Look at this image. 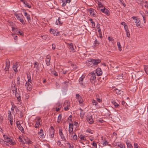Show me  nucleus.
Returning <instances> with one entry per match:
<instances>
[{
	"instance_id": "nucleus-1",
	"label": "nucleus",
	"mask_w": 148,
	"mask_h": 148,
	"mask_svg": "<svg viewBox=\"0 0 148 148\" xmlns=\"http://www.w3.org/2000/svg\"><path fill=\"white\" fill-rule=\"evenodd\" d=\"M12 90L13 92V94L15 95V97L17 98L18 101L19 102H20L21 101V96L17 92V88L16 87H12Z\"/></svg>"
},
{
	"instance_id": "nucleus-2",
	"label": "nucleus",
	"mask_w": 148,
	"mask_h": 148,
	"mask_svg": "<svg viewBox=\"0 0 148 148\" xmlns=\"http://www.w3.org/2000/svg\"><path fill=\"white\" fill-rule=\"evenodd\" d=\"M88 62H91V64H93L94 66L97 65L101 62V60L99 59H93L91 58L88 59Z\"/></svg>"
},
{
	"instance_id": "nucleus-3",
	"label": "nucleus",
	"mask_w": 148,
	"mask_h": 148,
	"mask_svg": "<svg viewBox=\"0 0 148 148\" xmlns=\"http://www.w3.org/2000/svg\"><path fill=\"white\" fill-rule=\"evenodd\" d=\"M3 137L6 142L9 143L11 145H14V143L10 137L5 135H3Z\"/></svg>"
},
{
	"instance_id": "nucleus-4",
	"label": "nucleus",
	"mask_w": 148,
	"mask_h": 148,
	"mask_svg": "<svg viewBox=\"0 0 148 148\" xmlns=\"http://www.w3.org/2000/svg\"><path fill=\"white\" fill-rule=\"evenodd\" d=\"M3 137L6 142L9 143L11 145H14V143L10 137L5 135H3Z\"/></svg>"
},
{
	"instance_id": "nucleus-5",
	"label": "nucleus",
	"mask_w": 148,
	"mask_h": 148,
	"mask_svg": "<svg viewBox=\"0 0 148 148\" xmlns=\"http://www.w3.org/2000/svg\"><path fill=\"white\" fill-rule=\"evenodd\" d=\"M76 98L79 102V105L80 106L82 105L83 104L84 101L82 96L80 95L79 94H76Z\"/></svg>"
},
{
	"instance_id": "nucleus-6",
	"label": "nucleus",
	"mask_w": 148,
	"mask_h": 148,
	"mask_svg": "<svg viewBox=\"0 0 148 148\" xmlns=\"http://www.w3.org/2000/svg\"><path fill=\"white\" fill-rule=\"evenodd\" d=\"M86 119L87 121L90 124H92L93 123V121L91 115L89 114L86 116Z\"/></svg>"
},
{
	"instance_id": "nucleus-7",
	"label": "nucleus",
	"mask_w": 148,
	"mask_h": 148,
	"mask_svg": "<svg viewBox=\"0 0 148 148\" xmlns=\"http://www.w3.org/2000/svg\"><path fill=\"white\" fill-rule=\"evenodd\" d=\"M70 102L69 101L67 100L65 101L64 104V110L66 111L68 110L69 107L70 106Z\"/></svg>"
},
{
	"instance_id": "nucleus-8",
	"label": "nucleus",
	"mask_w": 148,
	"mask_h": 148,
	"mask_svg": "<svg viewBox=\"0 0 148 148\" xmlns=\"http://www.w3.org/2000/svg\"><path fill=\"white\" fill-rule=\"evenodd\" d=\"M15 16L17 19L19 21L23 24H24L25 22L23 19V15L18 14H16L15 15Z\"/></svg>"
},
{
	"instance_id": "nucleus-9",
	"label": "nucleus",
	"mask_w": 148,
	"mask_h": 148,
	"mask_svg": "<svg viewBox=\"0 0 148 148\" xmlns=\"http://www.w3.org/2000/svg\"><path fill=\"white\" fill-rule=\"evenodd\" d=\"M88 76H90V80L94 81L96 78V76L95 73L93 72H91L88 74Z\"/></svg>"
},
{
	"instance_id": "nucleus-10",
	"label": "nucleus",
	"mask_w": 148,
	"mask_h": 148,
	"mask_svg": "<svg viewBox=\"0 0 148 148\" xmlns=\"http://www.w3.org/2000/svg\"><path fill=\"white\" fill-rule=\"evenodd\" d=\"M73 124H71L69 123V134H73L74 132H73Z\"/></svg>"
},
{
	"instance_id": "nucleus-11",
	"label": "nucleus",
	"mask_w": 148,
	"mask_h": 148,
	"mask_svg": "<svg viewBox=\"0 0 148 148\" xmlns=\"http://www.w3.org/2000/svg\"><path fill=\"white\" fill-rule=\"evenodd\" d=\"M41 120V119L39 117H37L36 118V124L35 126V127L36 128H38L39 127L40 122Z\"/></svg>"
},
{
	"instance_id": "nucleus-12",
	"label": "nucleus",
	"mask_w": 148,
	"mask_h": 148,
	"mask_svg": "<svg viewBox=\"0 0 148 148\" xmlns=\"http://www.w3.org/2000/svg\"><path fill=\"white\" fill-rule=\"evenodd\" d=\"M10 66V62L8 60H7L6 61V65L5 70V71L9 70Z\"/></svg>"
},
{
	"instance_id": "nucleus-13",
	"label": "nucleus",
	"mask_w": 148,
	"mask_h": 148,
	"mask_svg": "<svg viewBox=\"0 0 148 148\" xmlns=\"http://www.w3.org/2000/svg\"><path fill=\"white\" fill-rule=\"evenodd\" d=\"M38 134L40 135V137L41 138H44L45 137V136L44 135L43 132V130L41 129L40 130L39 132L38 133Z\"/></svg>"
},
{
	"instance_id": "nucleus-14",
	"label": "nucleus",
	"mask_w": 148,
	"mask_h": 148,
	"mask_svg": "<svg viewBox=\"0 0 148 148\" xmlns=\"http://www.w3.org/2000/svg\"><path fill=\"white\" fill-rule=\"evenodd\" d=\"M96 72L97 76H100L102 75V72L100 68H98L96 70Z\"/></svg>"
},
{
	"instance_id": "nucleus-15",
	"label": "nucleus",
	"mask_w": 148,
	"mask_h": 148,
	"mask_svg": "<svg viewBox=\"0 0 148 148\" xmlns=\"http://www.w3.org/2000/svg\"><path fill=\"white\" fill-rule=\"evenodd\" d=\"M101 11L106 14L107 16H108L109 15V11L107 9L104 8L103 9H101Z\"/></svg>"
},
{
	"instance_id": "nucleus-16",
	"label": "nucleus",
	"mask_w": 148,
	"mask_h": 148,
	"mask_svg": "<svg viewBox=\"0 0 148 148\" xmlns=\"http://www.w3.org/2000/svg\"><path fill=\"white\" fill-rule=\"evenodd\" d=\"M19 122L18 121L17 122L16 124H17V127L18 129L21 130V131L23 133L24 132V130L23 127L20 124H18V122Z\"/></svg>"
},
{
	"instance_id": "nucleus-17",
	"label": "nucleus",
	"mask_w": 148,
	"mask_h": 148,
	"mask_svg": "<svg viewBox=\"0 0 148 148\" xmlns=\"http://www.w3.org/2000/svg\"><path fill=\"white\" fill-rule=\"evenodd\" d=\"M25 86L27 87V88L28 90L29 91L32 89V86L29 83L26 82Z\"/></svg>"
},
{
	"instance_id": "nucleus-18",
	"label": "nucleus",
	"mask_w": 148,
	"mask_h": 148,
	"mask_svg": "<svg viewBox=\"0 0 148 148\" xmlns=\"http://www.w3.org/2000/svg\"><path fill=\"white\" fill-rule=\"evenodd\" d=\"M135 23L137 27H141L140 26V20L138 18H136L135 20Z\"/></svg>"
},
{
	"instance_id": "nucleus-19",
	"label": "nucleus",
	"mask_w": 148,
	"mask_h": 148,
	"mask_svg": "<svg viewBox=\"0 0 148 148\" xmlns=\"http://www.w3.org/2000/svg\"><path fill=\"white\" fill-rule=\"evenodd\" d=\"M54 131H51L49 130V135L50 137L51 138H53L54 137Z\"/></svg>"
},
{
	"instance_id": "nucleus-20",
	"label": "nucleus",
	"mask_w": 148,
	"mask_h": 148,
	"mask_svg": "<svg viewBox=\"0 0 148 148\" xmlns=\"http://www.w3.org/2000/svg\"><path fill=\"white\" fill-rule=\"evenodd\" d=\"M46 64L47 66H49L50 65V57L48 56L46 58Z\"/></svg>"
},
{
	"instance_id": "nucleus-21",
	"label": "nucleus",
	"mask_w": 148,
	"mask_h": 148,
	"mask_svg": "<svg viewBox=\"0 0 148 148\" xmlns=\"http://www.w3.org/2000/svg\"><path fill=\"white\" fill-rule=\"evenodd\" d=\"M34 68H36L38 71L40 70V66L39 63L37 62H35Z\"/></svg>"
},
{
	"instance_id": "nucleus-22",
	"label": "nucleus",
	"mask_w": 148,
	"mask_h": 148,
	"mask_svg": "<svg viewBox=\"0 0 148 148\" xmlns=\"http://www.w3.org/2000/svg\"><path fill=\"white\" fill-rule=\"evenodd\" d=\"M69 136L72 137L73 139L74 140H76L77 139V136L75 133L74 132L73 134H69Z\"/></svg>"
},
{
	"instance_id": "nucleus-23",
	"label": "nucleus",
	"mask_w": 148,
	"mask_h": 148,
	"mask_svg": "<svg viewBox=\"0 0 148 148\" xmlns=\"http://www.w3.org/2000/svg\"><path fill=\"white\" fill-rule=\"evenodd\" d=\"M84 77L83 76H82L79 79V82L80 84L82 85H84V83H83V80L84 78Z\"/></svg>"
},
{
	"instance_id": "nucleus-24",
	"label": "nucleus",
	"mask_w": 148,
	"mask_h": 148,
	"mask_svg": "<svg viewBox=\"0 0 148 148\" xmlns=\"http://www.w3.org/2000/svg\"><path fill=\"white\" fill-rule=\"evenodd\" d=\"M24 16L26 17L28 21L31 20V18L30 15L26 12L24 13Z\"/></svg>"
},
{
	"instance_id": "nucleus-25",
	"label": "nucleus",
	"mask_w": 148,
	"mask_h": 148,
	"mask_svg": "<svg viewBox=\"0 0 148 148\" xmlns=\"http://www.w3.org/2000/svg\"><path fill=\"white\" fill-rule=\"evenodd\" d=\"M69 47L70 50L73 52L74 51L73 46L72 43L69 44Z\"/></svg>"
},
{
	"instance_id": "nucleus-26",
	"label": "nucleus",
	"mask_w": 148,
	"mask_h": 148,
	"mask_svg": "<svg viewBox=\"0 0 148 148\" xmlns=\"http://www.w3.org/2000/svg\"><path fill=\"white\" fill-rule=\"evenodd\" d=\"M114 90L115 91L116 93L117 94H121L123 92V91H122L119 90L117 88L115 89Z\"/></svg>"
},
{
	"instance_id": "nucleus-27",
	"label": "nucleus",
	"mask_w": 148,
	"mask_h": 148,
	"mask_svg": "<svg viewBox=\"0 0 148 148\" xmlns=\"http://www.w3.org/2000/svg\"><path fill=\"white\" fill-rule=\"evenodd\" d=\"M89 13L90 14V15L91 16H94V12L93 9L89 10L88 11Z\"/></svg>"
},
{
	"instance_id": "nucleus-28",
	"label": "nucleus",
	"mask_w": 148,
	"mask_h": 148,
	"mask_svg": "<svg viewBox=\"0 0 148 148\" xmlns=\"http://www.w3.org/2000/svg\"><path fill=\"white\" fill-rule=\"evenodd\" d=\"M59 135L60 136L62 139L64 140V141H66V139L65 138L64 135L62 132H61L60 133V134H59Z\"/></svg>"
},
{
	"instance_id": "nucleus-29",
	"label": "nucleus",
	"mask_w": 148,
	"mask_h": 148,
	"mask_svg": "<svg viewBox=\"0 0 148 148\" xmlns=\"http://www.w3.org/2000/svg\"><path fill=\"white\" fill-rule=\"evenodd\" d=\"M92 104L93 105H95V106L97 107L98 103L95 100L92 99Z\"/></svg>"
},
{
	"instance_id": "nucleus-30",
	"label": "nucleus",
	"mask_w": 148,
	"mask_h": 148,
	"mask_svg": "<svg viewBox=\"0 0 148 148\" xmlns=\"http://www.w3.org/2000/svg\"><path fill=\"white\" fill-rule=\"evenodd\" d=\"M13 118L12 116L11 112L10 110L8 111V119L11 120L13 119Z\"/></svg>"
},
{
	"instance_id": "nucleus-31",
	"label": "nucleus",
	"mask_w": 148,
	"mask_h": 148,
	"mask_svg": "<svg viewBox=\"0 0 148 148\" xmlns=\"http://www.w3.org/2000/svg\"><path fill=\"white\" fill-rule=\"evenodd\" d=\"M112 104L114 105L115 107L116 108H118L119 106V104L116 103L115 101H114L112 102Z\"/></svg>"
},
{
	"instance_id": "nucleus-32",
	"label": "nucleus",
	"mask_w": 148,
	"mask_h": 148,
	"mask_svg": "<svg viewBox=\"0 0 148 148\" xmlns=\"http://www.w3.org/2000/svg\"><path fill=\"white\" fill-rule=\"evenodd\" d=\"M23 3L25 5V7H27L29 8H31V6L27 2L25 1V2H23Z\"/></svg>"
},
{
	"instance_id": "nucleus-33",
	"label": "nucleus",
	"mask_w": 148,
	"mask_h": 148,
	"mask_svg": "<svg viewBox=\"0 0 148 148\" xmlns=\"http://www.w3.org/2000/svg\"><path fill=\"white\" fill-rule=\"evenodd\" d=\"M61 20L60 18H58V19L56 21V23L57 25H59L62 24V23L61 21Z\"/></svg>"
},
{
	"instance_id": "nucleus-34",
	"label": "nucleus",
	"mask_w": 148,
	"mask_h": 148,
	"mask_svg": "<svg viewBox=\"0 0 148 148\" xmlns=\"http://www.w3.org/2000/svg\"><path fill=\"white\" fill-rule=\"evenodd\" d=\"M17 64H15L13 66V70L15 72H17L18 70L17 69Z\"/></svg>"
},
{
	"instance_id": "nucleus-35",
	"label": "nucleus",
	"mask_w": 148,
	"mask_h": 148,
	"mask_svg": "<svg viewBox=\"0 0 148 148\" xmlns=\"http://www.w3.org/2000/svg\"><path fill=\"white\" fill-rule=\"evenodd\" d=\"M51 73L53 74V75L57 76H58L57 73L54 71L53 69H52L51 70Z\"/></svg>"
},
{
	"instance_id": "nucleus-36",
	"label": "nucleus",
	"mask_w": 148,
	"mask_h": 148,
	"mask_svg": "<svg viewBox=\"0 0 148 148\" xmlns=\"http://www.w3.org/2000/svg\"><path fill=\"white\" fill-rule=\"evenodd\" d=\"M61 119H62V115L61 114H60L59 115V116L58 117V120H57L58 123H59L60 122Z\"/></svg>"
},
{
	"instance_id": "nucleus-37",
	"label": "nucleus",
	"mask_w": 148,
	"mask_h": 148,
	"mask_svg": "<svg viewBox=\"0 0 148 148\" xmlns=\"http://www.w3.org/2000/svg\"><path fill=\"white\" fill-rule=\"evenodd\" d=\"M89 21H90V22L92 23V27H95V22L93 21V20L92 19H89Z\"/></svg>"
},
{
	"instance_id": "nucleus-38",
	"label": "nucleus",
	"mask_w": 148,
	"mask_h": 148,
	"mask_svg": "<svg viewBox=\"0 0 148 148\" xmlns=\"http://www.w3.org/2000/svg\"><path fill=\"white\" fill-rule=\"evenodd\" d=\"M117 44V46L119 48V50L120 51H121V44H120V42H118Z\"/></svg>"
},
{
	"instance_id": "nucleus-39",
	"label": "nucleus",
	"mask_w": 148,
	"mask_h": 148,
	"mask_svg": "<svg viewBox=\"0 0 148 148\" xmlns=\"http://www.w3.org/2000/svg\"><path fill=\"white\" fill-rule=\"evenodd\" d=\"M96 99L97 101L99 102V103H101V102H102V100L100 99L98 97V95H96Z\"/></svg>"
},
{
	"instance_id": "nucleus-40",
	"label": "nucleus",
	"mask_w": 148,
	"mask_h": 148,
	"mask_svg": "<svg viewBox=\"0 0 148 148\" xmlns=\"http://www.w3.org/2000/svg\"><path fill=\"white\" fill-rule=\"evenodd\" d=\"M127 145L128 148H132L133 147L130 143H127Z\"/></svg>"
},
{
	"instance_id": "nucleus-41",
	"label": "nucleus",
	"mask_w": 148,
	"mask_h": 148,
	"mask_svg": "<svg viewBox=\"0 0 148 148\" xmlns=\"http://www.w3.org/2000/svg\"><path fill=\"white\" fill-rule=\"evenodd\" d=\"M68 119L69 120V123H70V122H72V115H70L69 117L68 118Z\"/></svg>"
},
{
	"instance_id": "nucleus-42",
	"label": "nucleus",
	"mask_w": 148,
	"mask_h": 148,
	"mask_svg": "<svg viewBox=\"0 0 148 148\" xmlns=\"http://www.w3.org/2000/svg\"><path fill=\"white\" fill-rule=\"evenodd\" d=\"M86 132L91 134H92L93 133V131L90 129H88L86 130Z\"/></svg>"
},
{
	"instance_id": "nucleus-43",
	"label": "nucleus",
	"mask_w": 148,
	"mask_h": 148,
	"mask_svg": "<svg viewBox=\"0 0 148 148\" xmlns=\"http://www.w3.org/2000/svg\"><path fill=\"white\" fill-rule=\"evenodd\" d=\"M56 107H58V108H61L62 106L60 103L59 102H58V103H57L56 104Z\"/></svg>"
},
{
	"instance_id": "nucleus-44",
	"label": "nucleus",
	"mask_w": 148,
	"mask_h": 148,
	"mask_svg": "<svg viewBox=\"0 0 148 148\" xmlns=\"http://www.w3.org/2000/svg\"><path fill=\"white\" fill-rule=\"evenodd\" d=\"M124 28L125 32H127L129 31L128 26L127 25L126 26H124Z\"/></svg>"
},
{
	"instance_id": "nucleus-45",
	"label": "nucleus",
	"mask_w": 148,
	"mask_h": 148,
	"mask_svg": "<svg viewBox=\"0 0 148 148\" xmlns=\"http://www.w3.org/2000/svg\"><path fill=\"white\" fill-rule=\"evenodd\" d=\"M124 28L125 32H127L129 31L128 26L127 25L126 26H124Z\"/></svg>"
},
{
	"instance_id": "nucleus-46",
	"label": "nucleus",
	"mask_w": 148,
	"mask_h": 148,
	"mask_svg": "<svg viewBox=\"0 0 148 148\" xmlns=\"http://www.w3.org/2000/svg\"><path fill=\"white\" fill-rule=\"evenodd\" d=\"M48 37V36L47 35H43L41 36L42 38L44 40L46 39Z\"/></svg>"
},
{
	"instance_id": "nucleus-47",
	"label": "nucleus",
	"mask_w": 148,
	"mask_h": 148,
	"mask_svg": "<svg viewBox=\"0 0 148 148\" xmlns=\"http://www.w3.org/2000/svg\"><path fill=\"white\" fill-rule=\"evenodd\" d=\"M56 31H55L54 30L52 29H51L50 32V33L53 34L54 35V33L56 32Z\"/></svg>"
},
{
	"instance_id": "nucleus-48",
	"label": "nucleus",
	"mask_w": 148,
	"mask_h": 148,
	"mask_svg": "<svg viewBox=\"0 0 148 148\" xmlns=\"http://www.w3.org/2000/svg\"><path fill=\"white\" fill-rule=\"evenodd\" d=\"M117 77L119 79H122L123 77V74L122 73L121 74H120L118 76H117Z\"/></svg>"
},
{
	"instance_id": "nucleus-49",
	"label": "nucleus",
	"mask_w": 148,
	"mask_h": 148,
	"mask_svg": "<svg viewBox=\"0 0 148 148\" xmlns=\"http://www.w3.org/2000/svg\"><path fill=\"white\" fill-rule=\"evenodd\" d=\"M13 87H15V82L14 81H12L11 88Z\"/></svg>"
},
{
	"instance_id": "nucleus-50",
	"label": "nucleus",
	"mask_w": 148,
	"mask_h": 148,
	"mask_svg": "<svg viewBox=\"0 0 148 148\" xmlns=\"http://www.w3.org/2000/svg\"><path fill=\"white\" fill-rule=\"evenodd\" d=\"M60 33L58 32H56L54 33V35L55 36H58L60 35Z\"/></svg>"
},
{
	"instance_id": "nucleus-51",
	"label": "nucleus",
	"mask_w": 148,
	"mask_h": 148,
	"mask_svg": "<svg viewBox=\"0 0 148 148\" xmlns=\"http://www.w3.org/2000/svg\"><path fill=\"white\" fill-rule=\"evenodd\" d=\"M108 39L109 41H111L112 42L113 41V39L112 37H109L108 38Z\"/></svg>"
},
{
	"instance_id": "nucleus-52",
	"label": "nucleus",
	"mask_w": 148,
	"mask_h": 148,
	"mask_svg": "<svg viewBox=\"0 0 148 148\" xmlns=\"http://www.w3.org/2000/svg\"><path fill=\"white\" fill-rule=\"evenodd\" d=\"M16 32L17 33L19 34L21 36H23V33L22 31H17Z\"/></svg>"
},
{
	"instance_id": "nucleus-53",
	"label": "nucleus",
	"mask_w": 148,
	"mask_h": 148,
	"mask_svg": "<svg viewBox=\"0 0 148 148\" xmlns=\"http://www.w3.org/2000/svg\"><path fill=\"white\" fill-rule=\"evenodd\" d=\"M20 78L19 77H18L17 78V84H20Z\"/></svg>"
},
{
	"instance_id": "nucleus-54",
	"label": "nucleus",
	"mask_w": 148,
	"mask_h": 148,
	"mask_svg": "<svg viewBox=\"0 0 148 148\" xmlns=\"http://www.w3.org/2000/svg\"><path fill=\"white\" fill-rule=\"evenodd\" d=\"M67 144L69 145V148H74V146L73 144H71L69 143H67Z\"/></svg>"
},
{
	"instance_id": "nucleus-55",
	"label": "nucleus",
	"mask_w": 148,
	"mask_h": 148,
	"mask_svg": "<svg viewBox=\"0 0 148 148\" xmlns=\"http://www.w3.org/2000/svg\"><path fill=\"white\" fill-rule=\"evenodd\" d=\"M62 1V2H63V3L62 4V6L63 7H64L65 6L66 4V3H66V2H64L65 1V0H61Z\"/></svg>"
},
{
	"instance_id": "nucleus-56",
	"label": "nucleus",
	"mask_w": 148,
	"mask_h": 148,
	"mask_svg": "<svg viewBox=\"0 0 148 148\" xmlns=\"http://www.w3.org/2000/svg\"><path fill=\"white\" fill-rule=\"evenodd\" d=\"M92 145L94 148H97V145L96 143L93 142L92 143Z\"/></svg>"
},
{
	"instance_id": "nucleus-57",
	"label": "nucleus",
	"mask_w": 148,
	"mask_h": 148,
	"mask_svg": "<svg viewBox=\"0 0 148 148\" xmlns=\"http://www.w3.org/2000/svg\"><path fill=\"white\" fill-rule=\"evenodd\" d=\"M127 36L128 38L130 37V33L129 31L126 32Z\"/></svg>"
},
{
	"instance_id": "nucleus-58",
	"label": "nucleus",
	"mask_w": 148,
	"mask_h": 148,
	"mask_svg": "<svg viewBox=\"0 0 148 148\" xmlns=\"http://www.w3.org/2000/svg\"><path fill=\"white\" fill-rule=\"evenodd\" d=\"M94 43L95 44L99 45L100 43L96 39H95V41H94Z\"/></svg>"
},
{
	"instance_id": "nucleus-59",
	"label": "nucleus",
	"mask_w": 148,
	"mask_h": 148,
	"mask_svg": "<svg viewBox=\"0 0 148 148\" xmlns=\"http://www.w3.org/2000/svg\"><path fill=\"white\" fill-rule=\"evenodd\" d=\"M98 6L99 7H101L102 6V5L101 4V2H99V1H98V3H97Z\"/></svg>"
},
{
	"instance_id": "nucleus-60",
	"label": "nucleus",
	"mask_w": 148,
	"mask_h": 148,
	"mask_svg": "<svg viewBox=\"0 0 148 148\" xmlns=\"http://www.w3.org/2000/svg\"><path fill=\"white\" fill-rule=\"evenodd\" d=\"M52 49L53 50H54L56 48V45L54 44H53L52 45Z\"/></svg>"
},
{
	"instance_id": "nucleus-61",
	"label": "nucleus",
	"mask_w": 148,
	"mask_h": 148,
	"mask_svg": "<svg viewBox=\"0 0 148 148\" xmlns=\"http://www.w3.org/2000/svg\"><path fill=\"white\" fill-rule=\"evenodd\" d=\"M145 72L148 75V67L147 68H145Z\"/></svg>"
},
{
	"instance_id": "nucleus-62",
	"label": "nucleus",
	"mask_w": 148,
	"mask_h": 148,
	"mask_svg": "<svg viewBox=\"0 0 148 148\" xmlns=\"http://www.w3.org/2000/svg\"><path fill=\"white\" fill-rule=\"evenodd\" d=\"M16 106H13V105H12V107L11 108V110L12 111H14V109L15 108Z\"/></svg>"
},
{
	"instance_id": "nucleus-63",
	"label": "nucleus",
	"mask_w": 148,
	"mask_h": 148,
	"mask_svg": "<svg viewBox=\"0 0 148 148\" xmlns=\"http://www.w3.org/2000/svg\"><path fill=\"white\" fill-rule=\"evenodd\" d=\"M120 148H125V146L123 144H120Z\"/></svg>"
},
{
	"instance_id": "nucleus-64",
	"label": "nucleus",
	"mask_w": 148,
	"mask_h": 148,
	"mask_svg": "<svg viewBox=\"0 0 148 148\" xmlns=\"http://www.w3.org/2000/svg\"><path fill=\"white\" fill-rule=\"evenodd\" d=\"M134 148H138V147H139V146L137 144L135 143L134 144Z\"/></svg>"
}]
</instances>
